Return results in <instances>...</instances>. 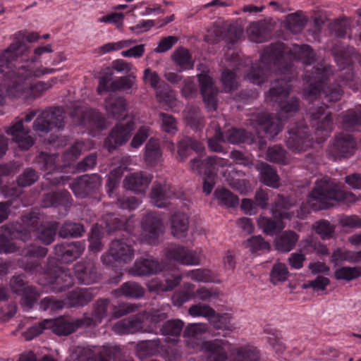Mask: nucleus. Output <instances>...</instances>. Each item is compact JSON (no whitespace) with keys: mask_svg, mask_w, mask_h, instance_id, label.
Returning a JSON list of instances; mask_svg holds the SVG:
<instances>
[{"mask_svg":"<svg viewBox=\"0 0 361 361\" xmlns=\"http://www.w3.org/2000/svg\"><path fill=\"white\" fill-rule=\"evenodd\" d=\"M163 269V265L157 259L150 257L146 259H137L129 273L134 276L156 274Z\"/></svg>","mask_w":361,"mask_h":361,"instance_id":"4be33fe9","label":"nucleus"},{"mask_svg":"<svg viewBox=\"0 0 361 361\" xmlns=\"http://www.w3.org/2000/svg\"><path fill=\"white\" fill-rule=\"evenodd\" d=\"M204 149V147L200 142L190 137H184L178 143L177 159L178 161H184L192 150L201 153Z\"/></svg>","mask_w":361,"mask_h":361,"instance_id":"c756f323","label":"nucleus"},{"mask_svg":"<svg viewBox=\"0 0 361 361\" xmlns=\"http://www.w3.org/2000/svg\"><path fill=\"white\" fill-rule=\"evenodd\" d=\"M185 118L188 124L194 128H198L203 125L204 118L198 107L190 106L183 111Z\"/></svg>","mask_w":361,"mask_h":361,"instance_id":"de8ad7c7","label":"nucleus"},{"mask_svg":"<svg viewBox=\"0 0 361 361\" xmlns=\"http://www.w3.org/2000/svg\"><path fill=\"white\" fill-rule=\"evenodd\" d=\"M159 117L161 121V129L165 133L174 135L178 131L177 121L172 115L161 112Z\"/></svg>","mask_w":361,"mask_h":361,"instance_id":"0e129e2a","label":"nucleus"},{"mask_svg":"<svg viewBox=\"0 0 361 361\" xmlns=\"http://www.w3.org/2000/svg\"><path fill=\"white\" fill-rule=\"evenodd\" d=\"M166 257L180 264L190 266L198 265L200 262L199 257L192 250L183 246H173L166 251Z\"/></svg>","mask_w":361,"mask_h":361,"instance_id":"a211bd4d","label":"nucleus"},{"mask_svg":"<svg viewBox=\"0 0 361 361\" xmlns=\"http://www.w3.org/2000/svg\"><path fill=\"white\" fill-rule=\"evenodd\" d=\"M289 136L286 140V145L295 152L305 151L312 145L308 128L302 123L295 126L288 132Z\"/></svg>","mask_w":361,"mask_h":361,"instance_id":"9d476101","label":"nucleus"},{"mask_svg":"<svg viewBox=\"0 0 361 361\" xmlns=\"http://www.w3.org/2000/svg\"><path fill=\"white\" fill-rule=\"evenodd\" d=\"M143 317L137 314L118 321L112 327L114 333L118 335L134 334L142 331Z\"/></svg>","mask_w":361,"mask_h":361,"instance_id":"5701e85b","label":"nucleus"},{"mask_svg":"<svg viewBox=\"0 0 361 361\" xmlns=\"http://www.w3.org/2000/svg\"><path fill=\"white\" fill-rule=\"evenodd\" d=\"M299 240V235L293 231H285L275 239L276 249L282 252H290Z\"/></svg>","mask_w":361,"mask_h":361,"instance_id":"f704fd0d","label":"nucleus"},{"mask_svg":"<svg viewBox=\"0 0 361 361\" xmlns=\"http://www.w3.org/2000/svg\"><path fill=\"white\" fill-rule=\"evenodd\" d=\"M311 124L317 130L330 132L333 128L331 113L326 112L324 106L312 108L309 111Z\"/></svg>","mask_w":361,"mask_h":361,"instance_id":"393cba45","label":"nucleus"},{"mask_svg":"<svg viewBox=\"0 0 361 361\" xmlns=\"http://www.w3.org/2000/svg\"><path fill=\"white\" fill-rule=\"evenodd\" d=\"M142 236L149 244H156L163 233V223L160 216L153 212L147 213L142 221Z\"/></svg>","mask_w":361,"mask_h":361,"instance_id":"f8f14e48","label":"nucleus"},{"mask_svg":"<svg viewBox=\"0 0 361 361\" xmlns=\"http://www.w3.org/2000/svg\"><path fill=\"white\" fill-rule=\"evenodd\" d=\"M152 204L159 208H165L170 204L175 197V192L171 185L166 183H154L150 192Z\"/></svg>","mask_w":361,"mask_h":361,"instance_id":"dca6fc26","label":"nucleus"},{"mask_svg":"<svg viewBox=\"0 0 361 361\" xmlns=\"http://www.w3.org/2000/svg\"><path fill=\"white\" fill-rule=\"evenodd\" d=\"M207 326L203 324H190L185 329L183 337L186 344L192 348L201 345L202 335L206 332Z\"/></svg>","mask_w":361,"mask_h":361,"instance_id":"7c9ffc66","label":"nucleus"},{"mask_svg":"<svg viewBox=\"0 0 361 361\" xmlns=\"http://www.w3.org/2000/svg\"><path fill=\"white\" fill-rule=\"evenodd\" d=\"M285 44L282 42L271 44L265 48L257 63H253L245 78L250 82L259 85L264 83L274 68L284 78L276 79L271 83V87L266 94V99L276 102L280 107L281 118L274 117L267 113H259L252 116L250 124L256 129L260 128L271 138L276 136L281 130V119L295 113L299 109V101L296 97H288L290 91L289 82L294 77L293 65L285 62Z\"/></svg>","mask_w":361,"mask_h":361,"instance_id":"f257e3e1","label":"nucleus"},{"mask_svg":"<svg viewBox=\"0 0 361 361\" xmlns=\"http://www.w3.org/2000/svg\"><path fill=\"white\" fill-rule=\"evenodd\" d=\"M336 61L341 68V73L339 77L341 78L343 84L354 80L355 75L352 67V60L348 56H343L342 54H336L335 56Z\"/></svg>","mask_w":361,"mask_h":361,"instance_id":"4c0bfd02","label":"nucleus"},{"mask_svg":"<svg viewBox=\"0 0 361 361\" xmlns=\"http://www.w3.org/2000/svg\"><path fill=\"white\" fill-rule=\"evenodd\" d=\"M250 39L256 43H262L266 39V29L260 23H252L247 29Z\"/></svg>","mask_w":361,"mask_h":361,"instance_id":"e2e57ef3","label":"nucleus"},{"mask_svg":"<svg viewBox=\"0 0 361 361\" xmlns=\"http://www.w3.org/2000/svg\"><path fill=\"white\" fill-rule=\"evenodd\" d=\"M314 227L316 233L319 235L323 240L330 239L334 235L335 226L327 220H322L316 222Z\"/></svg>","mask_w":361,"mask_h":361,"instance_id":"680f3d73","label":"nucleus"},{"mask_svg":"<svg viewBox=\"0 0 361 361\" xmlns=\"http://www.w3.org/2000/svg\"><path fill=\"white\" fill-rule=\"evenodd\" d=\"M134 130L133 121L123 124L118 123L111 130L104 140V147L109 152L115 150L117 147L126 143L132 135Z\"/></svg>","mask_w":361,"mask_h":361,"instance_id":"6e6552de","label":"nucleus"},{"mask_svg":"<svg viewBox=\"0 0 361 361\" xmlns=\"http://www.w3.org/2000/svg\"><path fill=\"white\" fill-rule=\"evenodd\" d=\"M152 176L145 172H135L126 176L123 181L124 187L137 193L145 192Z\"/></svg>","mask_w":361,"mask_h":361,"instance_id":"a878e982","label":"nucleus"},{"mask_svg":"<svg viewBox=\"0 0 361 361\" xmlns=\"http://www.w3.org/2000/svg\"><path fill=\"white\" fill-rule=\"evenodd\" d=\"M72 361H109L102 355L94 356L89 350L84 348H78L71 356Z\"/></svg>","mask_w":361,"mask_h":361,"instance_id":"774afa93","label":"nucleus"},{"mask_svg":"<svg viewBox=\"0 0 361 361\" xmlns=\"http://www.w3.org/2000/svg\"><path fill=\"white\" fill-rule=\"evenodd\" d=\"M183 327V322L180 319L169 320L162 326V334L173 336H179Z\"/></svg>","mask_w":361,"mask_h":361,"instance_id":"338daca9","label":"nucleus"},{"mask_svg":"<svg viewBox=\"0 0 361 361\" xmlns=\"http://www.w3.org/2000/svg\"><path fill=\"white\" fill-rule=\"evenodd\" d=\"M40 158L44 161L42 169L44 171H48V173L45 175L46 180L49 181V185H56L59 184L61 181L63 179V177L62 176L52 177V172L56 169V156L42 153L40 154Z\"/></svg>","mask_w":361,"mask_h":361,"instance_id":"c9c22d12","label":"nucleus"},{"mask_svg":"<svg viewBox=\"0 0 361 361\" xmlns=\"http://www.w3.org/2000/svg\"><path fill=\"white\" fill-rule=\"evenodd\" d=\"M257 170L261 176V180L266 185L276 188L279 186V176L271 166L262 162L257 166Z\"/></svg>","mask_w":361,"mask_h":361,"instance_id":"e433bc0d","label":"nucleus"},{"mask_svg":"<svg viewBox=\"0 0 361 361\" xmlns=\"http://www.w3.org/2000/svg\"><path fill=\"white\" fill-rule=\"evenodd\" d=\"M182 275L177 274V275H170V276H165V283H157L156 281L154 282L155 283L154 285H153L154 288L158 290V291H170L172 290L174 288H176L181 281L182 280Z\"/></svg>","mask_w":361,"mask_h":361,"instance_id":"052dcab7","label":"nucleus"},{"mask_svg":"<svg viewBox=\"0 0 361 361\" xmlns=\"http://www.w3.org/2000/svg\"><path fill=\"white\" fill-rule=\"evenodd\" d=\"M161 346L160 339L142 341L135 345V355L140 360L156 355Z\"/></svg>","mask_w":361,"mask_h":361,"instance_id":"72a5a7b5","label":"nucleus"},{"mask_svg":"<svg viewBox=\"0 0 361 361\" xmlns=\"http://www.w3.org/2000/svg\"><path fill=\"white\" fill-rule=\"evenodd\" d=\"M56 71L57 69L52 68H44L42 70L39 68L32 70L26 66H21L18 67L17 74L20 80H27L32 77L39 78L45 74L54 73Z\"/></svg>","mask_w":361,"mask_h":361,"instance_id":"49530a36","label":"nucleus"},{"mask_svg":"<svg viewBox=\"0 0 361 361\" xmlns=\"http://www.w3.org/2000/svg\"><path fill=\"white\" fill-rule=\"evenodd\" d=\"M288 276L289 271L285 264L278 262L273 265L270 273V279L274 285L286 281Z\"/></svg>","mask_w":361,"mask_h":361,"instance_id":"3c124183","label":"nucleus"},{"mask_svg":"<svg viewBox=\"0 0 361 361\" xmlns=\"http://www.w3.org/2000/svg\"><path fill=\"white\" fill-rule=\"evenodd\" d=\"M39 179L38 173L32 168H26L17 178V183L20 187H28Z\"/></svg>","mask_w":361,"mask_h":361,"instance_id":"bf43d9fd","label":"nucleus"},{"mask_svg":"<svg viewBox=\"0 0 361 361\" xmlns=\"http://www.w3.org/2000/svg\"><path fill=\"white\" fill-rule=\"evenodd\" d=\"M134 255V249L126 239H115L110 243L108 251L102 255L101 260L104 264L112 267L114 262L122 264L130 262Z\"/></svg>","mask_w":361,"mask_h":361,"instance_id":"39448f33","label":"nucleus"},{"mask_svg":"<svg viewBox=\"0 0 361 361\" xmlns=\"http://www.w3.org/2000/svg\"><path fill=\"white\" fill-rule=\"evenodd\" d=\"M30 129L23 128V121L19 120L6 130V133L13 136V140L18 146L27 150L34 145V139L30 135Z\"/></svg>","mask_w":361,"mask_h":361,"instance_id":"b1692460","label":"nucleus"},{"mask_svg":"<svg viewBox=\"0 0 361 361\" xmlns=\"http://www.w3.org/2000/svg\"><path fill=\"white\" fill-rule=\"evenodd\" d=\"M50 116L49 111H43L35 120L32 126L33 130L39 133L47 134L49 133L53 128L49 119Z\"/></svg>","mask_w":361,"mask_h":361,"instance_id":"09e8293b","label":"nucleus"},{"mask_svg":"<svg viewBox=\"0 0 361 361\" xmlns=\"http://www.w3.org/2000/svg\"><path fill=\"white\" fill-rule=\"evenodd\" d=\"M338 192V186L330 179L317 180L309 195L307 204L314 211L326 209L339 197Z\"/></svg>","mask_w":361,"mask_h":361,"instance_id":"7ed1b4c3","label":"nucleus"},{"mask_svg":"<svg viewBox=\"0 0 361 361\" xmlns=\"http://www.w3.org/2000/svg\"><path fill=\"white\" fill-rule=\"evenodd\" d=\"M102 183V178L98 174H86L75 178L70 184V188L77 197L83 199L96 195Z\"/></svg>","mask_w":361,"mask_h":361,"instance_id":"0eeeda50","label":"nucleus"},{"mask_svg":"<svg viewBox=\"0 0 361 361\" xmlns=\"http://www.w3.org/2000/svg\"><path fill=\"white\" fill-rule=\"evenodd\" d=\"M23 222L30 231H35L36 238L44 245H49L54 242L59 229L58 222L51 221L40 224L37 214L34 212L25 216Z\"/></svg>","mask_w":361,"mask_h":361,"instance_id":"423d86ee","label":"nucleus"},{"mask_svg":"<svg viewBox=\"0 0 361 361\" xmlns=\"http://www.w3.org/2000/svg\"><path fill=\"white\" fill-rule=\"evenodd\" d=\"M266 159L274 163L286 164V152L279 145L269 147L266 153Z\"/></svg>","mask_w":361,"mask_h":361,"instance_id":"864d4df0","label":"nucleus"},{"mask_svg":"<svg viewBox=\"0 0 361 361\" xmlns=\"http://www.w3.org/2000/svg\"><path fill=\"white\" fill-rule=\"evenodd\" d=\"M136 82V76L130 73L126 76L119 77L111 82L112 92L117 90L128 91L133 88Z\"/></svg>","mask_w":361,"mask_h":361,"instance_id":"603ef678","label":"nucleus"},{"mask_svg":"<svg viewBox=\"0 0 361 361\" xmlns=\"http://www.w3.org/2000/svg\"><path fill=\"white\" fill-rule=\"evenodd\" d=\"M175 62L183 68H192L193 66L189 51L185 48H179L173 55Z\"/></svg>","mask_w":361,"mask_h":361,"instance_id":"69168bd1","label":"nucleus"},{"mask_svg":"<svg viewBox=\"0 0 361 361\" xmlns=\"http://www.w3.org/2000/svg\"><path fill=\"white\" fill-rule=\"evenodd\" d=\"M145 160L149 165H154L160 161L161 151L157 139L150 138L145 145Z\"/></svg>","mask_w":361,"mask_h":361,"instance_id":"ea45409f","label":"nucleus"},{"mask_svg":"<svg viewBox=\"0 0 361 361\" xmlns=\"http://www.w3.org/2000/svg\"><path fill=\"white\" fill-rule=\"evenodd\" d=\"M188 218L184 213H176L171 218V230L173 236L185 237L188 230Z\"/></svg>","mask_w":361,"mask_h":361,"instance_id":"58836bf2","label":"nucleus"},{"mask_svg":"<svg viewBox=\"0 0 361 361\" xmlns=\"http://www.w3.org/2000/svg\"><path fill=\"white\" fill-rule=\"evenodd\" d=\"M117 291L125 297L136 299L143 297L145 294V289L137 283L133 281L123 283Z\"/></svg>","mask_w":361,"mask_h":361,"instance_id":"a18cd8bd","label":"nucleus"},{"mask_svg":"<svg viewBox=\"0 0 361 361\" xmlns=\"http://www.w3.org/2000/svg\"><path fill=\"white\" fill-rule=\"evenodd\" d=\"M228 341L221 339H214L202 342L201 349L209 361H225L227 353L225 349Z\"/></svg>","mask_w":361,"mask_h":361,"instance_id":"412c9836","label":"nucleus"},{"mask_svg":"<svg viewBox=\"0 0 361 361\" xmlns=\"http://www.w3.org/2000/svg\"><path fill=\"white\" fill-rule=\"evenodd\" d=\"M197 76L201 94L207 108L209 110H216L218 90L214 86L212 78L205 73L199 74Z\"/></svg>","mask_w":361,"mask_h":361,"instance_id":"f3484780","label":"nucleus"},{"mask_svg":"<svg viewBox=\"0 0 361 361\" xmlns=\"http://www.w3.org/2000/svg\"><path fill=\"white\" fill-rule=\"evenodd\" d=\"M71 204L72 198L67 190H59L44 194L42 200V206L45 208L63 207L66 211Z\"/></svg>","mask_w":361,"mask_h":361,"instance_id":"bb28decb","label":"nucleus"},{"mask_svg":"<svg viewBox=\"0 0 361 361\" xmlns=\"http://www.w3.org/2000/svg\"><path fill=\"white\" fill-rule=\"evenodd\" d=\"M331 73V67L326 64H319L312 68V71H306L305 80L309 83L305 90V99L312 102L322 93L324 94L326 102H337L342 95L341 85H331L324 88V83Z\"/></svg>","mask_w":361,"mask_h":361,"instance_id":"f03ea898","label":"nucleus"},{"mask_svg":"<svg viewBox=\"0 0 361 361\" xmlns=\"http://www.w3.org/2000/svg\"><path fill=\"white\" fill-rule=\"evenodd\" d=\"M288 57L300 61L305 65H310L315 61V54L309 45L293 44L288 51Z\"/></svg>","mask_w":361,"mask_h":361,"instance_id":"2f4dec72","label":"nucleus"},{"mask_svg":"<svg viewBox=\"0 0 361 361\" xmlns=\"http://www.w3.org/2000/svg\"><path fill=\"white\" fill-rule=\"evenodd\" d=\"M259 358V351L255 348L247 346L236 349L231 354L230 361H257Z\"/></svg>","mask_w":361,"mask_h":361,"instance_id":"37998d69","label":"nucleus"},{"mask_svg":"<svg viewBox=\"0 0 361 361\" xmlns=\"http://www.w3.org/2000/svg\"><path fill=\"white\" fill-rule=\"evenodd\" d=\"M47 279L54 293L65 291L73 284V278L71 271L59 267L47 271Z\"/></svg>","mask_w":361,"mask_h":361,"instance_id":"9b49d317","label":"nucleus"},{"mask_svg":"<svg viewBox=\"0 0 361 361\" xmlns=\"http://www.w3.org/2000/svg\"><path fill=\"white\" fill-rule=\"evenodd\" d=\"M19 47L18 44H11L4 52V58L6 59L5 61L0 62V66L3 67L5 70L3 72H0L2 74L5 80H10L12 85H8L6 90H5L6 95H8L12 97H20L25 90L23 82L25 80H20L18 77L17 71L18 68H16L10 61V59H13L17 56L16 53Z\"/></svg>","mask_w":361,"mask_h":361,"instance_id":"20e7f679","label":"nucleus"},{"mask_svg":"<svg viewBox=\"0 0 361 361\" xmlns=\"http://www.w3.org/2000/svg\"><path fill=\"white\" fill-rule=\"evenodd\" d=\"M244 245L249 250L254 253L257 251L269 250L270 244L261 235H253L244 242Z\"/></svg>","mask_w":361,"mask_h":361,"instance_id":"5fc2aeb1","label":"nucleus"},{"mask_svg":"<svg viewBox=\"0 0 361 361\" xmlns=\"http://www.w3.org/2000/svg\"><path fill=\"white\" fill-rule=\"evenodd\" d=\"M43 324L48 326V329H51L58 336H67L79 328H84L80 318L71 322L66 321L63 319H44Z\"/></svg>","mask_w":361,"mask_h":361,"instance_id":"aec40b11","label":"nucleus"},{"mask_svg":"<svg viewBox=\"0 0 361 361\" xmlns=\"http://www.w3.org/2000/svg\"><path fill=\"white\" fill-rule=\"evenodd\" d=\"M22 295V305L31 309L39 298V293L32 286H27L20 294Z\"/></svg>","mask_w":361,"mask_h":361,"instance_id":"6e6d98bb","label":"nucleus"},{"mask_svg":"<svg viewBox=\"0 0 361 361\" xmlns=\"http://www.w3.org/2000/svg\"><path fill=\"white\" fill-rule=\"evenodd\" d=\"M238 68H234V71L225 69L221 74V82L225 92H231L238 88V82L236 78L235 72Z\"/></svg>","mask_w":361,"mask_h":361,"instance_id":"4d7b16f0","label":"nucleus"},{"mask_svg":"<svg viewBox=\"0 0 361 361\" xmlns=\"http://www.w3.org/2000/svg\"><path fill=\"white\" fill-rule=\"evenodd\" d=\"M85 231L84 226L82 224L67 221L59 228V235L62 238H79Z\"/></svg>","mask_w":361,"mask_h":361,"instance_id":"79ce46f5","label":"nucleus"},{"mask_svg":"<svg viewBox=\"0 0 361 361\" xmlns=\"http://www.w3.org/2000/svg\"><path fill=\"white\" fill-rule=\"evenodd\" d=\"M110 300L100 298L92 305L91 314H85L81 319L84 328L95 327L100 324L102 320L108 315V308Z\"/></svg>","mask_w":361,"mask_h":361,"instance_id":"2eb2a0df","label":"nucleus"},{"mask_svg":"<svg viewBox=\"0 0 361 361\" xmlns=\"http://www.w3.org/2000/svg\"><path fill=\"white\" fill-rule=\"evenodd\" d=\"M214 197L219 205L226 207H235L239 202L238 196L225 188H216L214 192Z\"/></svg>","mask_w":361,"mask_h":361,"instance_id":"a19ab883","label":"nucleus"},{"mask_svg":"<svg viewBox=\"0 0 361 361\" xmlns=\"http://www.w3.org/2000/svg\"><path fill=\"white\" fill-rule=\"evenodd\" d=\"M78 125L97 130H104L109 126V123L99 111L95 109H89L81 113Z\"/></svg>","mask_w":361,"mask_h":361,"instance_id":"cd10ccee","label":"nucleus"},{"mask_svg":"<svg viewBox=\"0 0 361 361\" xmlns=\"http://www.w3.org/2000/svg\"><path fill=\"white\" fill-rule=\"evenodd\" d=\"M356 142L352 135L339 133L335 136L332 145L329 149V155L333 160L348 158L354 154Z\"/></svg>","mask_w":361,"mask_h":361,"instance_id":"1a4fd4ad","label":"nucleus"},{"mask_svg":"<svg viewBox=\"0 0 361 361\" xmlns=\"http://www.w3.org/2000/svg\"><path fill=\"white\" fill-rule=\"evenodd\" d=\"M195 285L190 283H185L183 289L176 292L173 297V303L174 305L180 307L183 303L195 298Z\"/></svg>","mask_w":361,"mask_h":361,"instance_id":"c03bdc74","label":"nucleus"},{"mask_svg":"<svg viewBox=\"0 0 361 361\" xmlns=\"http://www.w3.org/2000/svg\"><path fill=\"white\" fill-rule=\"evenodd\" d=\"M250 134L243 129L232 128L224 133L226 142L238 145L247 142L250 138Z\"/></svg>","mask_w":361,"mask_h":361,"instance_id":"8fccbe9b","label":"nucleus"},{"mask_svg":"<svg viewBox=\"0 0 361 361\" xmlns=\"http://www.w3.org/2000/svg\"><path fill=\"white\" fill-rule=\"evenodd\" d=\"M294 206V202L289 198L278 195L271 209L273 215L280 219H290L295 214L293 211H290Z\"/></svg>","mask_w":361,"mask_h":361,"instance_id":"473e14b6","label":"nucleus"},{"mask_svg":"<svg viewBox=\"0 0 361 361\" xmlns=\"http://www.w3.org/2000/svg\"><path fill=\"white\" fill-rule=\"evenodd\" d=\"M74 273L79 283L82 284H92L99 279L95 262L91 259H82L75 264Z\"/></svg>","mask_w":361,"mask_h":361,"instance_id":"ddd939ff","label":"nucleus"},{"mask_svg":"<svg viewBox=\"0 0 361 361\" xmlns=\"http://www.w3.org/2000/svg\"><path fill=\"white\" fill-rule=\"evenodd\" d=\"M104 106L109 118L123 120L128 114V102L122 97L110 96L104 99Z\"/></svg>","mask_w":361,"mask_h":361,"instance_id":"6ab92c4d","label":"nucleus"},{"mask_svg":"<svg viewBox=\"0 0 361 361\" xmlns=\"http://www.w3.org/2000/svg\"><path fill=\"white\" fill-rule=\"evenodd\" d=\"M93 289L87 288H78L68 293L67 301L69 307H84L89 304L94 298Z\"/></svg>","mask_w":361,"mask_h":361,"instance_id":"c85d7f7f","label":"nucleus"},{"mask_svg":"<svg viewBox=\"0 0 361 361\" xmlns=\"http://www.w3.org/2000/svg\"><path fill=\"white\" fill-rule=\"evenodd\" d=\"M286 21L288 29L294 34L300 32L306 23L305 18L298 12L288 15Z\"/></svg>","mask_w":361,"mask_h":361,"instance_id":"13d9d810","label":"nucleus"},{"mask_svg":"<svg viewBox=\"0 0 361 361\" xmlns=\"http://www.w3.org/2000/svg\"><path fill=\"white\" fill-rule=\"evenodd\" d=\"M85 250V244L81 241L56 245L54 254L64 263H71L79 258Z\"/></svg>","mask_w":361,"mask_h":361,"instance_id":"4468645a","label":"nucleus"}]
</instances>
